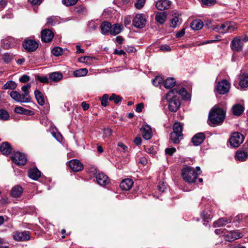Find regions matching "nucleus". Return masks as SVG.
<instances>
[{
    "label": "nucleus",
    "instance_id": "f257e3e1",
    "mask_svg": "<svg viewBox=\"0 0 248 248\" xmlns=\"http://www.w3.org/2000/svg\"><path fill=\"white\" fill-rule=\"evenodd\" d=\"M225 116V111L220 108L214 106L210 111L208 116V124L211 126L220 124Z\"/></svg>",
    "mask_w": 248,
    "mask_h": 248
},
{
    "label": "nucleus",
    "instance_id": "f03ea898",
    "mask_svg": "<svg viewBox=\"0 0 248 248\" xmlns=\"http://www.w3.org/2000/svg\"><path fill=\"white\" fill-rule=\"evenodd\" d=\"M174 92L177 93L176 90H171L166 94V99L169 103V109L171 112L177 111L181 105L179 97L175 94Z\"/></svg>",
    "mask_w": 248,
    "mask_h": 248
},
{
    "label": "nucleus",
    "instance_id": "7ed1b4c3",
    "mask_svg": "<svg viewBox=\"0 0 248 248\" xmlns=\"http://www.w3.org/2000/svg\"><path fill=\"white\" fill-rule=\"evenodd\" d=\"M182 173L183 179L188 183L194 182L198 177V173L190 167H186L184 168Z\"/></svg>",
    "mask_w": 248,
    "mask_h": 248
},
{
    "label": "nucleus",
    "instance_id": "20e7f679",
    "mask_svg": "<svg viewBox=\"0 0 248 248\" xmlns=\"http://www.w3.org/2000/svg\"><path fill=\"white\" fill-rule=\"evenodd\" d=\"M243 135L239 132H234L230 138L231 145L234 148L238 147L244 141Z\"/></svg>",
    "mask_w": 248,
    "mask_h": 248
},
{
    "label": "nucleus",
    "instance_id": "39448f33",
    "mask_svg": "<svg viewBox=\"0 0 248 248\" xmlns=\"http://www.w3.org/2000/svg\"><path fill=\"white\" fill-rule=\"evenodd\" d=\"M12 161L16 165H24L27 161V157L24 154L19 152H15L12 157Z\"/></svg>",
    "mask_w": 248,
    "mask_h": 248
},
{
    "label": "nucleus",
    "instance_id": "423d86ee",
    "mask_svg": "<svg viewBox=\"0 0 248 248\" xmlns=\"http://www.w3.org/2000/svg\"><path fill=\"white\" fill-rule=\"evenodd\" d=\"M230 89V84L227 80L223 79L218 82L217 85L216 90L220 94H224L227 93Z\"/></svg>",
    "mask_w": 248,
    "mask_h": 248
},
{
    "label": "nucleus",
    "instance_id": "0eeeda50",
    "mask_svg": "<svg viewBox=\"0 0 248 248\" xmlns=\"http://www.w3.org/2000/svg\"><path fill=\"white\" fill-rule=\"evenodd\" d=\"M23 46L28 52H33L38 47V43L32 39H25L23 43Z\"/></svg>",
    "mask_w": 248,
    "mask_h": 248
},
{
    "label": "nucleus",
    "instance_id": "6e6552de",
    "mask_svg": "<svg viewBox=\"0 0 248 248\" xmlns=\"http://www.w3.org/2000/svg\"><path fill=\"white\" fill-rule=\"evenodd\" d=\"M146 20L144 14H137L133 20V25L136 28H142L146 24Z\"/></svg>",
    "mask_w": 248,
    "mask_h": 248
},
{
    "label": "nucleus",
    "instance_id": "1a4fd4ad",
    "mask_svg": "<svg viewBox=\"0 0 248 248\" xmlns=\"http://www.w3.org/2000/svg\"><path fill=\"white\" fill-rule=\"evenodd\" d=\"M41 39L44 42L49 43L51 42L54 36V32L50 29H44L42 31Z\"/></svg>",
    "mask_w": 248,
    "mask_h": 248
},
{
    "label": "nucleus",
    "instance_id": "9d476101",
    "mask_svg": "<svg viewBox=\"0 0 248 248\" xmlns=\"http://www.w3.org/2000/svg\"><path fill=\"white\" fill-rule=\"evenodd\" d=\"M212 29L221 33H224L229 31H232L233 29L229 22H225L221 25H217L214 27L213 26Z\"/></svg>",
    "mask_w": 248,
    "mask_h": 248
},
{
    "label": "nucleus",
    "instance_id": "9b49d317",
    "mask_svg": "<svg viewBox=\"0 0 248 248\" xmlns=\"http://www.w3.org/2000/svg\"><path fill=\"white\" fill-rule=\"evenodd\" d=\"M68 165L74 172H78L83 169V164L77 159H73L69 161Z\"/></svg>",
    "mask_w": 248,
    "mask_h": 248
},
{
    "label": "nucleus",
    "instance_id": "f8f14e48",
    "mask_svg": "<svg viewBox=\"0 0 248 248\" xmlns=\"http://www.w3.org/2000/svg\"><path fill=\"white\" fill-rule=\"evenodd\" d=\"M243 43L241 37H237L234 38L231 42V48L233 51H240L242 49Z\"/></svg>",
    "mask_w": 248,
    "mask_h": 248
},
{
    "label": "nucleus",
    "instance_id": "ddd939ff",
    "mask_svg": "<svg viewBox=\"0 0 248 248\" xmlns=\"http://www.w3.org/2000/svg\"><path fill=\"white\" fill-rule=\"evenodd\" d=\"M11 97L15 101L20 103H29L27 100L23 97V94L19 92L14 91H12L9 93Z\"/></svg>",
    "mask_w": 248,
    "mask_h": 248
},
{
    "label": "nucleus",
    "instance_id": "4468645a",
    "mask_svg": "<svg viewBox=\"0 0 248 248\" xmlns=\"http://www.w3.org/2000/svg\"><path fill=\"white\" fill-rule=\"evenodd\" d=\"M97 183L100 186H106L108 184L109 180L108 176L103 173H99L96 175Z\"/></svg>",
    "mask_w": 248,
    "mask_h": 248
},
{
    "label": "nucleus",
    "instance_id": "2eb2a0df",
    "mask_svg": "<svg viewBox=\"0 0 248 248\" xmlns=\"http://www.w3.org/2000/svg\"><path fill=\"white\" fill-rule=\"evenodd\" d=\"M170 4L171 2L169 0H159L156 2L155 6L158 10L162 11L169 8Z\"/></svg>",
    "mask_w": 248,
    "mask_h": 248
},
{
    "label": "nucleus",
    "instance_id": "dca6fc26",
    "mask_svg": "<svg viewBox=\"0 0 248 248\" xmlns=\"http://www.w3.org/2000/svg\"><path fill=\"white\" fill-rule=\"evenodd\" d=\"M143 138L146 140H148L152 137V131L151 127L148 125H143L140 129Z\"/></svg>",
    "mask_w": 248,
    "mask_h": 248
},
{
    "label": "nucleus",
    "instance_id": "f3484780",
    "mask_svg": "<svg viewBox=\"0 0 248 248\" xmlns=\"http://www.w3.org/2000/svg\"><path fill=\"white\" fill-rule=\"evenodd\" d=\"M205 139V136L202 133H199L193 136L191 141L195 146L199 145Z\"/></svg>",
    "mask_w": 248,
    "mask_h": 248
},
{
    "label": "nucleus",
    "instance_id": "a211bd4d",
    "mask_svg": "<svg viewBox=\"0 0 248 248\" xmlns=\"http://www.w3.org/2000/svg\"><path fill=\"white\" fill-rule=\"evenodd\" d=\"M231 221V217H221L214 222L213 227L214 228L220 227L225 225L228 223H230Z\"/></svg>",
    "mask_w": 248,
    "mask_h": 248
},
{
    "label": "nucleus",
    "instance_id": "6ab92c4d",
    "mask_svg": "<svg viewBox=\"0 0 248 248\" xmlns=\"http://www.w3.org/2000/svg\"><path fill=\"white\" fill-rule=\"evenodd\" d=\"M133 185V181L130 179H125L123 180L120 185V187L123 190H129Z\"/></svg>",
    "mask_w": 248,
    "mask_h": 248
},
{
    "label": "nucleus",
    "instance_id": "aec40b11",
    "mask_svg": "<svg viewBox=\"0 0 248 248\" xmlns=\"http://www.w3.org/2000/svg\"><path fill=\"white\" fill-rule=\"evenodd\" d=\"M111 24L108 21H104L101 23L100 29L101 33L103 34H110Z\"/></svg>",
    "mask_w": 248,
    "mask_h": 248
},
{
    "label": "nucleus",
    "instance_id": "412c9836",
    "mask_svg": "<svg viewBox=\"0 0 248 248\" xmlns=\"http://www.w3.org/2000/svg\"><path fill=\"white\" fill-rule=\"evenodd\" d=\"M12 147L7 141L3 142L1 144V153L4 155H8L12 152Z\"/></svg>",
    "mask_w": 248,
    "mask_h": 248
},
{
    "label": "nucleus",
    "instance_id": "4be33fe9",
    "mask_svg": "<svg viewBox=\"0 0 248 248\" xmlns=\"http://www.w3.org/2000/svg\"><path fill=\"white\" fill-rule=\"evenodd\" d=\"M242 233H227L223 236L224 239L229 242H232L242 237Z\"/></svg>",
    "mask_w": 248,
    "mask_h": 248
},
{
    "label": "nucleus",
    "instance_id": "5701e85b",
    "mask_svg": "<svg viewBox=\"0 0 248 248\" xmlns=\"http://www.w3.org/2000/svg\"><path fill=\"white\" fill-rule=\"evenodd\" d=\"M14 239L17 241H24L30 239L29 233H15Z\"/></svg>",
    "mask_w": 248,
    "mask_h": 248
},
{
    "label": "nucleus",
    "instance_id": "b1692460",
    "mask_svg": "<svg viewBox=\"0 0 248 248\" xmlns=\"http://www.w3.org/2000/svg\"><path fill=\"white\" fill-rule=\"evenodd\" d=\"M167 14L165 12H157L155 16V20L160 24H163L167 19Z\"/></svg>",
    "mask_w": 248,
    "mask_h": 248
},
{
    "label": "nucleus",
    "instance_id": "393cba45",
    "mask_svg": "<svg viewBox=\"0 0 248 248\" xmlns=\"http://www.w3.org/2000/svg\"><path fill=\"white\" fill-rule=\"evenodd\" d=\"M123 29V26L119 24H115L113 25H111V27L110 31V34L112 35H116L120 33Z\"/></svg>",
    "mask_w": 248,
    "mask_h": 248
},
{
    "label": "nucleus",
    "instance_id": "a878e982",
    "mask_svg": "<svg viewBox=\"0 0 248 248\" xmlns=\"http://www.w3.org/2000/svg\"><path fill=\"white\" fill-rule=\"evenodd\" d=\"M31 86L30 84H27L26 85L23 86L21 88V90L23 92V93L22 94L23 96L26 100H27V101H28V102H30L31 101V97L29 94V89L31 88Z\"/></svg>",
    "mask_w": 248,
    "mask_h": 248
},
{
    "label": "nucleus",
    "instance_id": "bb28decb",
    "mask_svg": "<svg viewBox=\"0 0 248 248\" xmlns=\"http://www.w3.org/2000/svg\"><path fill=\"white\" fill-rule=\"evenodd\" d=\"M28 173L29 176L35 180H37L41 176L40 171L36 168L30 170Z\"/></svg>",
    "mask_w": 248,
    "mask_h": 248
},
{
    "label": "nucleus",
    "instance_id": "cd10ccee",
    "mask_svg": "<svg viewBox=\"0 0 248 248\" xmlns=\"http://www.w3.org/2000/svg\"><path fill=\"white\" fill-rule=\"evenodd\" d=\"M248 156V154L247 152L242 150H238L235 154V158L236 159L240 161H245Z\"/></svg>",
    "mask_w": 248,
    "mask_h": 248
},
{
    "label": "nucleus",
    "instance_id": "c85d7f7f",
    "mask_svg": "<svg viewBox=\"0 0 248 248\" xmlns=\"http://www.w3.org/2000/svg\"><path fill=\"white\" fill-rule=\"evenodd\" d=\"M23 192V189L20 186H14L11 190V194L13 197L17 198L21 196Z\"/></svg>",
    "mask_w": 248,
    "mask_h": 248
},
{
    "label": "nucleus",
    "instance_id": "c756f323",
    "mask_svg": "<svg viewBox=\"0 0 248 248\" xmlns=\"http://www.w3.org/2000/svg\"><path fill=\"white\" fill-rule=\"evenodd\" d=\"M34 95L38 103L41 106L44 105L45 101L43 93L39 90H36L34 91Z\"/></svg>",
    "mask_w": 248,
    "mask_h": 248
},
{
    "label": "nucleus",
    "instance_id": "7c9ffc66",
    "mask_svg": "<svg viewBox=\"0 0 248 248\" xmlns=\"http://www.w3.org/2000/svg\"><path fill=\"white\" fill-rule=\"evenodd\" d=\"M14 38L8 37L6 39L2 40L1 42L2 45H1V46L4 48L8 49L11 47L12 44L14 43Z\"/></svg>",
    "mask_w": 248,
    "mask_h": 248
},
{
    "label": "nucleus",
    "instance_id": "2f4dec72",
    "mask_svg": "<svg viewBox=\"0 0 248 248\" xmlns=\"http://www.w3.org/2000/svg\"><path fill=\"white\" fill-rule=\"evenodd\" d=\"M191 28L194 30H199L203 26V23L201 19H196L190 24Z\"/></svg>",
    "mask_w": 248,
    "mask_h": 248
},
{
    "label": "nucleus",
    "instance_id": "473e14b6",
    "mask_svg": "<svg viewBox=\"0 0 248 248\" xmlns=\"http://www.w3.org/2000/svg\"><path fill=\"white\" fill-rule=\"evenodd\" d=\"M239 85L241 88L248 87V75L245 74L241 75Z\"/></svg>",
    "mask_w": 248,
    "mask_h": 248
},
{
    "label": "nucleus",
    "instance_id": "72a5a7b5",
    "mask_svg": "<svg viewBox=\"0 0 248 248\" xmlns=\"http://www.w3.org/2000/svg\"><path fill=\"white\" fill-rule=\"evenodd\" d=\"M15 112L18 114H24L27 115L33 114V112L30 110L25 109L22 107H16L15 108Z\"/></svg>",
    "mask_w": 248,
    "mask_h": 248
},
{
    "label": "nucleus",
    "instance_id": "f704fd0d",
    "mask_svg": "<svg viewBox=\"0 0 248 248\" xmlns=\"http://www.w3.org/2000/svg\"><path fill=\"white\" fill-rule=\"evenodd\" d=\"M232 110L234 115L236 116H240L243 112L244 108L242 105L240 104H237L232 107Z\"/></svg>",
    "mask_w": 248,
    "mask_h": 248
},
{
    "label": "nucleus",
    "instance_id": "c9c22d12",
    "mask_svg": "<svg viewBox=\"0 0 248 248\" xmlns=\"http://www.w3.org/2000/svg\"><path fill=\"white\" fill-rule=\"evenodd\" d=\"M182 22V20L179 17L175 16L170 19V26L172 28H175L179 26Z\"/></svg>",
    "mask_w": 248,
    "mask_h": 248
},
{
    "label": "nucleus",
    "instance_id": "e433bc0d",
    "mask_svg": "<svg viewBox=\"0 0 248 248\" xmlns=\"http://www.w3.org/2000/svg\"><path fill=\"white\" fill-rule=\"evenodd\" d=\"M175 83L176 80L173 78H168L164 81V85L166 88H171L175 85Z\"/></svg>",
    "mask_w": 248,
    "mask_h": 248
},
{
    "label": "nucleus",
    "instance_id": "4c0bfd02",
    "mask_svg": "<svg viewBox=\"0 0 248 248\" xmlns=\"http://www.w3.org/2000/svg\"><path fill=\"white\" fill-rule=\"evenodd\" d=\"M62 78V75L59 72H53L49 75V78L54 82H58Z\"/></svg>",
    "mask_w": 248,
    "mask_h": 248
},
{
    "label": "nucleus",
    "instance_id": "58836bf2",
    "mask_svg": "<svg viewBox=\"0 0 248 248\" xmlns=\"http://www.w3.org/2000/svg\"><path fill=\"white\" fill-rule=\"evenodd\" d=\"M173 131L172 132L176 133L177 134L183 135V125L180 123H175L173 126Z\"/></svg>",
    "mask_w": 248,
    "mask_h": 248
},
{
    "label": "nucleus",
    "instance_id": "ea45409f",
    "mask_svg": "<svg viewBox=\"0 0 248 248\" xmlns=\"http://www.w3.org/2000/svg\"><path fill=\"white\" fill-rule=\"evenodd\" d=\"M183 135L177 134L176 133L172 132L170 134V138L171 140L174 143H178L182 139Z\"/></svg>",
    "mask_w": 248,
    "mask_h": 248
},
{
    "label": "nucleus",
    "instance_id": "a19ab883",
    "mask_svg": "<svg viewBox=\"0 0 248 248\" xmlns=\"http://www.w3.org/2000/svg\"><path fill=\"white\" fill-rule=\"evenodd\" d=\"M17 86L16 83L12 80L7 81L3 86L4 90L10 89L14 90Z\"/></svg>",
    "mask_w": 248,
    "mask_h": 248
},
{
    "label": "nucleus",
    "instance_id": "79ce46f5",
    "mask_svg": "<svg viewBox=\"0 0 248 248\" xmlns=\"http://www.w3.org/2000/svg\"><path fill=\"white\" fill-rule=\"evenodd\" d=\"M88 72V71L86 68H81L75 71L73 74L76 77H79L86 76Z\"/></svg>",
    "mask_w": 248,
    "mask_h": 248
},
{
    "label": "nucleus",
    "instance_id": "37998d69",
    "mask_svg": "<svg viewBox=\"0 0 248 248\" xmlns=\"http://www.w3.org/2000/svg\"><path fill=\"white\" fill-rule=\"evenodd\" d=\"M201 217L203 219L204 223L203 224L205 225H207V223L205 222H208L211 218L213 217V216L211 214L208 213L206 211H203L201 214Z\"/></svg>",
    "mask_w": 248,
    "mask_h": 248
},
{
    "label": "nucleus",
    "instance_id": "c03bdc74",
    "mask_svg": "<svg viewBox=\"0 0 248 248\" xmlns=\"http://www.w3.org/2000/svg\"><path fill=\"white\" fill-rule=\"evenodd\" d=\"M13 55L10 53H5L2 55V59L5 63L10 62L13 59Z\"/></svg>",
    "mask_w": 248,
    "mask_h": 248
},
{
    "label": "nucleus",
    "instance_id": "a18cd8bd",
    "mask_svg": "<svg viewBox=\"0 0 248 248\" xmlns=\"http://www.w3.org/2000/svg\"><path fill=\"white\" fill-rule=\"evenodd\" d=\"M51 53L55 56H59L63 53V50L61 47L57 46L52 49Z\"/></svg>",
    "mask_w": 248,
    "mask_h": 248
},
{
    "label": "nucleus",
    "instance_id": "49530a36",
    "mask_svg": "<svg viewBox=\"0 0 248 248\" xmlns=\"http://www.w3.org/2000/svg\"><path fill=\"white\" fill-rule=\"evenodd\" d=\"M78 0H62V3L66 6H70L75 5Z\"/></svg>",
    "mask_w": 248,
    "mask_h": 248
},
{
    "label": "nucleus",
    "instance_id": "de8ad7c7",
    "mask_svg": "<svg viewBox=\"0 0 248 248\" xmlns=\"http://www.w3.org/2000/svg\"><path fill=\"white\" fill-rule=\"evenodd\" d=\"M122 97H121L119 95H117L115 94H113L110 97L109 99L110 101H113L115 104H118L120 102L122 101Z\"/></svg>",
    "mask_w": 248,
    "mask_h": 248
},
{
    "label": "nucleus",
    "instance_id": "09e8293b",
    "mask_svg": "<svg viewBox=\"0 0 248 248\" xmlns=\"http://www.w3.org/2000/svg\"><path fill=\"white\" fill-rule=\"evenodd\" d=\"M9 113L5 110L1 109V120L6 121L9 118Z\"/></svg>",
    "mask_w": 248,
    "mask_h": 248
},
{
    "label": "nucleus",
    "instance_id": "8fccbe9b",
    "mask_svg": "<svg viewBox=\"0 0 248 248\" xmlns=\"http://www.w3.org/2000/svg\"><path fill=\"white\" fill-rule=\"evenodd\" d=\"M145 0H137L135 6L137 9H141L145 4Z\"/></svg>",
    "mask_w": 248,
    "mask_h": 248
},
{
    "label": "nucleus",
    "instance_id": "3c124183",
    "mask_svg": "<svg viewBox=\"0 0 248 248\" xmlns=\"http://www.w3.org/2000/svg\"><path fill=\"white\" fill-rule=\"evenodd\" d=\"M100 99L103 106L106 107L108 105V95L107 94H104Z\"/></svg>",
    "mask_w": 248,
    "mask_h": 248
},
{
    "label": "nucleus",
    "instance_id": "603ef678",
    "mask_svg": "<svg viewBox=\"0 0 248 248\" xmlns=\"http://www.w3.org/2000/svg\"><path fill=\"white\" fill-rule=\"evenodd\" d=\"M167 185L164 182H160L157 186V189L161 192H164L167 188Z\"/></svg>",
    "mask_w": 248,
    "mask_h": 248
},
{
    "label": "nucleus",
    "instance_id": "864d4df0",
    "mask_svg": "<svg viewBox=\"0 0 248 248\" xmlns=\"http://www.w3.org/2000/svg\"><path fill=\"white\" fill-rule=\"evenodd\" d=\"M112 133V130L106 127L104 129V137L105 138H108L111 135Z\"/></svg>",
    "mask_w": 248,
    "mask_h": 248
},
{
    "label": "nucleus",
    "instance_id": "5fc2aeb1",
    "mask_svg": "<svg viewBox=\"0 0 248 248\" xmlns=\"http://www.w3.org/2000/svg\"><path fill=\"white\" fill-rule=\"evenodd\" d=\"M36 78L42 83H47L49 82V79L46 76H37Z\"/></svg>",
    "mask_w": 248,
    "mask_h": 248
},
{
    "label": "nucleus",
    "instance_id": "6e6d98bb",
    "mask_svg": "<svg viewBox=\"0 0 248 248\" xmlns=\"http://www.w3.org/2000/svg\"><path fill=\"white\" fill-rule=\"evenodd\" d=\"M162 81L163 79L160 77L158 76L153 80V84L155 86H158Z\"/></svg>",
    "mask_w": 248,
    "mask_h": 248
},
{
    "label": "nucleus",
    "instance_id": "4d7b16f0",
    "mask_svg": "<svg viewBox=\"0 0 248 248\" xmlns=\"http://www.w3.org/2000/svg\"><path fill=\"white\" fill-rule=\"evenodd\" d=\"M176 152L175 148H167L165 149L166 154L171 156Z\"/></svg>",
    "mask_w": 248,
    "mask_h": 248
},
{
    "label": "nucleus",
    "instance_id": "13d9d810",
    "mask_svg": "<svg viewBox=\"0 0 248 248\" xmlns=\"http://www.w3.org/2000/svg\"><path fill=\"white\" fill-rule=\"evenodd\" d=\"M177 91V93L174 92L175 94H179L181 95L182 96H183L184 98H186V95L187 94V92L184 88L181 89L179 91L176 90Z\"/></svg>",
    "mask_w": 248,
    "mask_h": 248
},
{
    "label": "nucleus",
    "instance_id": "bf43d9fd",
    "mask_svg": "<svg viewBox=\"0 0 248 248\" xmlns=\"http://www.w3.org/2000/svg\"><path fill=\"white\" fill-rule=\"evenodd\" d=\"M30 80V77L29 76L24 75H23L20 78L19 81L21 83H25L28 81Z\"/></svg>",
    "mask_w": 248,
    "mask_h": 248
},
{
    "label": "nucleus",
    "instance_id": "052dcab7",
    "mask_svg": "<svg viewBox=\"0 0 248 248\" xmlns=\"http://www.w3.org/2000/svg\"><path fill=\"white\" fill-rule=\"evenodd\" d=\"M160 49L162 51H165V52H169V51H170L171 50L170 46L167 45L161 46L160 47Z\"/></svg>",
    "mask_w": 248,
    "mask_h": 248
},
{
    "label": "nucleus",
    "instance_id": "680f3d73",
    "mask_svg": "<svg viewBox=\"0 0 248 248\" xmlns=\"http://www.w3.org/2000/svg\"><path fill=\"white\" fill-rule=\"evenodd\" d=\"M203 4L207 5H213L215 3V0H202Z\"/></svg>",
    "mask_w": 248,
    "mask_h": 248
},
{
    "label": "nucleus",
    "instance_id": "e2e57ef3",
    "mask_svg": "<svg viewBox=\"0 0 248 248\" xmlns=\"http://www.w3.org/2000/svg\"><path fill=\"white\" fill-rule=\"evenodd\" d=\"M143 104L142 103L138 104L136 106V111L137 112H140L143 108Z\"/></svg>",
    "mask_w": 248,
    "mask_h": 248
},
{
    "label": "nucleus",
    "instance_id": "0e129e2a",
    "mask_svg": "<svg viewBox=\"0 0 248 248\" xmlns=\"http://www.w3.org/2000/svg\"><path fill=\"white\" fill-rule=\"evenodd\" d=\"M185 33V29H183L176 33V36L177 38H181L184 35Z\"/></svg>",
    "mask_w": 248,
    "mask_h": 248
},
{
    "label": "nucleus",
    "instance_id": "69168bd1",
    "mask_svg": "<svg viewBox=\"0 0 248 248\" xmlns=\"http://www.w3.org/2000/svg\"><path fill=\"white\" fill-rule=\"evenodd\" d=\"M89 28L93 30H95L97 27V25L93 21L90 22L88 25Z\"/></svg>",
    "mask_w": 248,
    "mask_h": 248
},
{
    "label": "nucleus",
    "instance_id": "338daca9",
    "mask_svg": "<svg viewBox=\"0 0 248 248\" xmlns=\"http://www.w3.org/2000/svg\"><path fill=\"white\" fill-rule=\"evenodd\" d=\"M55 23L54 18L53 17H49L47 18V24L51 25H54Z\"/></svg>",
    "mask_w": 248,
    "mask_h": 248
},
{
    "label": "nucleus",
    "instance_id": "774afa93",
    "mask_svg": "<svg viewBox=\"0 0 248 248\" xmlns=\"http://www.w3.org/2000/svg\"><path fill=\"white\" fill-rule=\"evenodd\" d=\"M141 138L140 137H136L134 140V142L136 145H140L141 143Z\"/></svg>",
    "mask_w": 248,
    "mask_h": 248
}]
</instances>
